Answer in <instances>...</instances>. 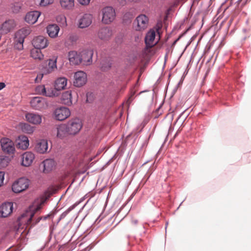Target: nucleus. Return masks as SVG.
<instances>
[{"instance_id": "412c9836", "label": "nucleus", "mask_w": 251, "mask_h": 251, "mask_svg": "<svg viewBox=\"0 0 251 251\" xmlns=\"http://www.w3.org/2000/svg\"><path fill=\"white\" fill-rule=\"evenodd\" d=\"M40 15V12L37 11H30L27 13L25 17V21L30 24H34Z\"/></svg>"}, {"instance_id": "f03ea898", "label": "nucleus", "mask_w": 251, "mask_h": 251, "mask_svg": "<svg viewBox=\"0 0 251 251\" xmlns=\"http://www.w3.org/2000/svg\"><path fill=\"white\" fill-rule=\"evenodd\" d=\"M149 19L145 14L138 16L133 23V26L136 31H142L148 28Z\"/></svg>"}, {"instance_id": "a878e982", "label": "nucleus", "mask_w": 251, "mask_h": 251, "mask_svg": "<svg viewBox=\"0 0 251 251\" xmlns=\"http://www.w3.org/2000/svg\"><path fill=\"white\" fill-rule=\"evenodd\" d=\"M80 56V53L78 54L76 51H70L68 53L69 60L73 65H78L81 63Z\"/></svg>"}, {"instance_id": "473e14b6", "label": "nucleus", "mask_w": 251, "mask_h": 251, "mask_svg": "<svg viewBox=\"0 0 251 251\" xmlns=\"http://www.w3.org/2000/svg\"><path fill=\"white\" fill-rule=\"evenodd\" d=\"M20 127L21 130L26 133H32L34 130V128L27 123H21Z\"/></svg>"}, {"instance_id": "39448f33", "label": "nucleus", "mask_w": 251, "mask_h": 251, "mask_svg": "<svg viewBox=\"0 0 251 251\" xmlns=\"http://www.w3.org/2000/svg\"><path fill=\"white\" fill-rule=\"evenodd\" d=\"M70 135H75L79 131L82 125L79 119L75 118L69 121L65 124Z\"/></svg>"}, {"instance_id": "b1692460", "label": "nucleus", "mask_w": 251, "mask_h": 251, "mask_svg": "<svg viewBox=\"0 0 251 251\" xmlns=\"http://www.w3.org/2000/svg\"><path fill=\"white\" fill-rule=\"evenodd\" d=\"M59 30V27L56 24L49 25L47 27V32L49 36L52 38H55L58 36Z\"/></svg>"}, {"instance_id": "0eeeda50", "label": "nucleus", "mask_w": 251, "mask_h": 251, "mask_svg": "<svg viewBox=\"0 0 251 251\" xmlns=\"http://www.w3.org/2000/svg\"><path fill=\"white\" fill-rule=\"evenodd\" d=\"M30 32V29L28 28H22L16 33V42H17V45L18 44H19L20 47H18L19 50L23 48L24 39L28 34H29Z\"/></svg>"}, {"instance_id": "7c9ffc66", "label": "nucleus", "mask_w": 251, "mask_h": 251, "mask_svg": "<svg viewBox=\"0 0 251 251\" xmlns=\"http://www.w3.org/2000/svg\"><path fill=\"white\" fill-rule=\"evenodd\" d=\"M41 49L35 48L31 50L30 55L31 56L36 60H41L44 58V55L42 53Z\"/></svg>"}, {"instance_id": "2eb2a0df", "label": "nucleus", "mask_w": 251, "mask_h": 251, "mask_svg": "<svg viewBox=\"0 0 251 251\" xmlns=\"http://www.w3.org/2000/svg\"><path fill=\"white\" fill-rule=\"evenodd\" d=\"M26 121L33 125H38L42 123V116L36 113H28L25 115Z\"/></svg>"}, {"instance_id": "a18cd8bd", "label": "nucleus", "mask_w": 251, "mask_h": 251, "mask_svg": "<svg viewBox=\"0 0 251 251\" xmlns=\"http://www.w3.org/2000/svg\"><path fill=\"white\" fill-rule=\"evenodd\" d=\"M157 25L158 26V27L157 28V30L161 28V26H162L161 24H160L159 25V24H158Z\"/></svg>"}, {"instance_id": "f8f14e48", "label": "nucleus", "mask_w": 251, "mask_h": 251, "mask_svg": "<svg viewBox=\"0 0 251 251\" xmlns=\"http://www.w3.org/2000/svg\"><path fill=\"white\" fill-rule=\"evenodd\" d=\"M13 209V203L11 202H4L0 206V217L6 218L9 216Z\"/></svg>"}, {"instance_id": "49530a36", "label": "nucleus", "mask_w": 251, "mask_h": 251, "mask_svg": "<svg viewBox=\"0 0 251 251\" xmlns=\"http://www.w3.org/2000/svg\"><path fill=\"white\" fill-rule=\"evenodd\" d=\"M61 18L63 19V20L64 21V22H65V24L66 25V18L65 17H64V16H62L61 17Z\"/></svg>"}, {"instance_id": "9d476101", "label": "nucleus", "mask_w": 251, "mask_h": 251, "mask_svg": "<svg viewBox=\"0 0 251 251\" xmlns=\"http://www.w3.org/2000/svg\"><path fill=\"white\" fill-rule=\"evenodd\" d=\"M80 63L84 65H89L92 62L93 51L91 49L82 50L80 53Z\"/></svg>"}, {"instance_id": "e433bc0d", "label": "nucleus", "mask_w": 251, "mask_h": 251, "mask_svg": "<svg viewBox=\"0 0 251 251\" xmlns=\"http://www.w3.org/2000/svg\"><path fill=\"white\" fill-rule=\"evenodd\" d=\"M132 18V14L130 12H127L123 16V21L126 23H130Z\"/></svg>"}, {"instance_id": "bb28decb", "label": "nucleus", "mask_w": 251, "mask_h": 251, "mask_svg": "<svg viewBox=\"0 0 251 251\" xmlns=\"http://www.w3.org/2000/svg\"><path fill=\"white\" fill-rule=\"evenodd\" d=\"M42 165L44 167L43 172L47 173L53 169L55 166V163L53 159H47L42 162Z\"/></svg>"}, {"instance_id": "a19ab883", "label": "nucleus", "mask_w": 251, "mask_h": 251, "mask_svg": "<svg viewBox=\"0 0 251 251\" xmlns=\"http://www.w3.org/2000/svg\"><path fill=\"white\" fill-rule=\"evenodd\" d=\"M69 40L72 42H75L77 40V37L76 35H71L69 36Z\"/></svg>"}, {"instance_id": "7ed1b4c3", "label": "nucleus", "mask_w": 251, "mask_h": 251, "mask_svg": "<svg viewBox=\"0 0 251 251\" xmlns=\"http://www.w3.org/2000/svg\"><path fill=\"white\" fill-rule=\"evenodd\" d=\"M102 22L104 24H109L115 18L116 13L115 10L111 6H107L102 10Z\"/></svg>"}, {"instance_id": "de8ad7c7", "label": "nucleus", "mask_w": 251, "mask_h": 251, "mask_svg": "<svg viewBox=\"0 0 251 251\" xmlns=\"http://www.w3.org/2000/svg\"><path fill=\"white\" fill-rule=\"evenodd\" d=\"M38 76H37V77L35 78V81H36V80H37V79H38Z\"/></svg>"}, {"instance_id": "9b49d317", "label": "nucleus", "mask_w": 251, "mask_h": 251, "mask_svg": "<svg viewBox=\"0 0 251 251\" xmlns=\"http://www.w3.org/2000/svg\"><path fill=\"white\" fill-rule=\"evenodd\" d=\"M74 78V85L76 87H81L87 81V75L83 71H78L75 74Z\"/></svg>"}, {"instance_id": "4be33fe9", "label": "nucleus", "mask_w": 251, "mask_h": 251, "mask_svg": "<svg viewBox=\"0 0 251 251\" xmlns=\"http://www.w3.org/2000/svg\"><path fill=\"white\" fill-rule=\"evenodd\" d=\"M35 149L40 153H45L48 150V143L47 140L42 139L37 143Z\"/></svg>"}, {"instance_id": "6ab92c4d", "label": "nucleus", "mask_w": 251, "mask_h": 251, "mask_svg": "<svg viewBox=\"0 0 251 251\" xmlns=\"http://www.w3.org/2000/svg\"><path fill=\"white\" fill-rule=\"evenodd\" d=\"M56 136L57 138L62 139L70 135L69 131L65 124H60L56 127Z\"/></svg>"}, {"instance_id": "c756f323", "label": "nucleus", "mask_w": 251, "mask_h": 251, "mask_svg": "<svg viewBox=\"0 0 251 251\" xmlns=\"http://www.w3.org/2000/svg\"><path fill=\"white\" fill-rule=\"evenodd\" d=\"M56 68V59H49L48 66L47 68H44L43 73L45 74H50Z\"/></svg>"}, {"instance_id": "6e6552de", "label": "nucleus", "mask_w": 251, "mask_h": 251, "mask_svg": "<svg viewBox=\"0 0 251 251\" xmlns=\"http://www.w3.org/2000/svg\"><path fill=\"white\" fill-rule=\"evenodd\" d=\"M54 115L56 120L63 121L70 116L71 112L68 108L62 106L54 110Z\"/></svg>"}, {"instance_id": "423d86ee", "label": "nucleus", "mask_w": 251, "mask_h": 251, "mask_svg": "<svg viewBox=\"0 0 251 251\" xmlns=\"http://www.w3.org/2000/svg\"><path fill=\"white\" fill-rule=\"evenodd\" d=\"M31 107L36 110H42L46 109L48 106L46 100L42 97H35L30 101Z\"/></svg>"}, {"instance_id": "ddd939ff", "label": "nucleus", "mask_w": 251, "mask_h": 251, "mask_svg": "<svg viewBox=\"0 0 251 251\" xmlns=\"http://www.w3.org/2000/svg\"><path fill=\"white\" fill-rule=\"evenodd\" d=\"M113 33L111 28L106 26L100 29L98 32V36L101 40L108 41L111 38Z\"/></svg>"}, {"instance_id": "4c0bfd02", "label": "nucleus", "mask_w": 251, "mask_h": 251, "mask_svg": "<svg viewBox=\"0 0 251 251\" xmlns=\"http://www.w3.org/2000/svg\"><path fill=\"white\" fill-rule=\"evenodd\" d=\"M53 1V0H41L40 5L41 6H45L48 4L52 3Z\"/></svg>"}, {"instance_id": "f257e3e1", "label": "nucleus", "mask_w": 251, "mask_h": 251, "mask_svg": "<svg viewBox=\"0 0 251 251\" xmlns=\"http://www.w3.org/2000/svg\"><path fill=\"white\" fill-rule=\"evenodd\" d=\"M40 206H38L33 211H26L19 218L18 220L22 222H25L27 225L31 224L34 226L42 220V217H38L35 220H32L35 213L40 209Z\"/></svg>"}, {"instance_id": "cd10ccee", "label": "nucleus", "mask_w": 251, "mask_h": 251, "mask_svg": "<svg viewBox=\"0 0 251 251\" xmlns=\"http://www.w3.org/2000/svg\"><path fill=\"white\" fill-rule=\"evenodd\" d=\"M72 95L71 91H67L62 93L61 102L64 104L70 105L72 104Z\"/></svg>"}, {"instance_id": "2f4dec72", "label": "nucleus", "mask_w": 251, "mask_h": 251, "mask_svg": "<svg viewBox=\"0 0 251 251\" xmlns=\"http://www.w3.org/2000/svg\"><path fill=\"white\" fill-rule=\"evenodd\" d=\"M61 7L66 9H71L75 5L74 0H60Z\"/></svg>"}, {"instance_id": "1a4fd4ad", "label": "nucleus", "mask_w": 251, "mask_h": 251, "mask_svg": "<svg viewBox=\"0 0 251 251\" xmlns=\"http://www.w3.org/2000/svg\"><path fill=\"white\" fill-rule=\"evenodd\" d=\"M1 146L2 151L7 153H13L15 149L13 142L7 138H3L0 140Z\"/></svg>"}, {"instance_id": "58836bf2", "label": "nucleus", "mask_w": 251, "mask_h": 251, "mask_svg": "<svg viewBox=\"0 0 251 251\" xmlns=\"http://www.w3.org/2000/svg\"><path fill=\"white\" fill-rule=\"evenodd\" d=\"M4 179V173L3 172H0V187L3 184Z\"/></svg>"}, {"instance_id": "20e7f679", "label": "nucleus", "mask_w": 251, "mask_h": 251, "mask_svg": "<svg viewBox=\"0 0 251 251\" xmlns=\"http://www.w3.org/2000/svg\"><path fill=\"white\" fill-rule=\"evenodd\" d=\"M29 186V180L22 177L15 181L12 186V191L16 193H19L26 190Z\"/></svg>"}, {"instance_id": "ea45409f", "label": "nucleus", "mask_w": 251, "mask_h": 251, "mask_svg": "<svg viewBox=\"0 0 251 251\" xmlns=\"http://www.w3.org/2000/svg\"><path fill=\"white\" fill-rule=\"evenodd\" d=\"M77 1L81 5H88L90 1V0H77Z\"/></svg>"}, {"instance_id": "393cba45", "label": "nucleus", "mask_w": 251, "mask_h": 251, "mask_svg": "<svg viewBox=\"0 0 251 251\" xmlns=\"http://www.w3.org/2000/svg\"><path fill=\"white\" fill-rule=\"evenodd\" d=\"M17 146L19 148L26 150L29 146V140L25 135H20L16 140Z\"/></svg>"}, {"instance_id": "c85d7f7f", "label": "nucleus", "mask_w": 251, "mask_h": 251, "mask_svg": "<svg viewBox=\"0 0 251 251\" xmlns=\"http://www.w3.org/2000/svg\"><path fill=\"white\" fill-rule=\"evenodd\" d=\"M67 79L65 77L57 78L55 82V88L57 90L64 89L67 84Z\"/></svg>"}, {"instance_id": "aec40b11", "label": "nucleus", "mask_w": 251, "mask_h": 251, "mask_svg": "<svg viewBox=\"0 0 251 251\" xmlns=\"http://www.w3.org/2000/svg\"><path fill=\"white\" fill-rule=\"evenodd\" d=\"M155 31L153 29H151L147 33L145 38L146 46L148 47H152L154 44L155 37Z\"/></svg>"}, {"instance_id": "79ce46f5", "label": "nucleus", "mask_w": 251, "mask_h": 251, "mask_svg": "<svg viewBox=\"0 0 251 251\" xmlns=\"http://www.w3.org/2000/svg\"><path fill=\"white\" fill-rule=\"evenodd\" d=\"M5 84L4 82H0V90L5 87Z\"/></svg>"}, {"instance_id": "5701e85b", "label": "nucleus", "mask_w": 251, "mask_h": 251, "mask_svg": "<svg viewBox=\"0 0 251 251\" xmlns=\"http://www.w3.org/2000/svg\"><path fill=\"white\" fill-rule=\"evenodd\" d=\"M92 16L90 14H84L79 21V27L81 28L89 26L92 23Z\"/></svg>"}, {"instance_id": "f3484780", "label": "nucleus", "mask_w": 251, "mask_h": 251, "mask_svg": "<svg viewBox=\"0 0 251 251\" xmlns=\"http://www.w3.org/2000/svg\"><path fill=\"white\" fill-rule=\"evenodd\" d=\"M35 158V155L31 151H26L22 155V165L25 167H28L32 163Z\"/></svg>"}, {"instance_id": "4468645a", "label": "nucleus", "mask_w": 251, "mask_h": 251, "mask_svg": "<svg viewBox=\"0 0 251 251\" xmlns=\"http://www.w3.org/2000/svg\"><path fill=\"white\" fill-rule=\"evenodd\" d=\"M32 44L34 48L39 49L46 48L49 44L47 39L43 36L35 37L32 40Z\"/></svg>"}, {"instance_id": "72a5a7b5", "label": "nucleus", "mask_w": 251, "mask_h": 251, "mask_svg": "<svg viewBox=\"0 0 251 251\" xmlns=\"http://www.w3.org/2000/svg\"><path fill=\"white\" fill-rule=\"evenodd\" d=\"M77 205V203H75L74 204L70 206L65 211L62 213L60 216L58 220L57 221V223H58L62 219L65 218L66 216L72 211L73 210L75 206Z\"/></svg>"}, {"instance_id": "dca6fc26", "label": "nucleus", "mask_w": 251, "mask_h": 251, "mask_svg": "<svg viewBox=\"0 0 251 251\" xmlns=\"http://www.w3.org/2000/svg\"><path fill=\"white\" fill-rule=\"evenodd\" d=\"M16 26V24L13 20H8L5 21L0 27V33L1 34H7L10 32Z\"/></svg>"}, {"instance_id": "37998d69", "label": "nucleus", "mask_w": 251, "mask_h": 251, "mask_svg": "<svg viewBox=\"0 0 251 251\" xmlns=\"http://www.w3.org/2000/svg\"><path fill=\"white\" fill-rule=\"evenodd\" d=\"M131 223L132 224L136 225L138 224V220L137 219H132Z\"/></svg>"}, {"instance_id": "a211bd4d", "label": "nucleus", "mask_w": 251, "mask_h": 251, "mask_svg": "<svg viewBox=\"0 0 251 251\" xmlns=\"http://www.w3.org/2000/svg\"><path fill=\"white\" fill-rule=\"evenodd\" d=\"M35 91L37 94L49 97L55 96L53 90L52 89L46 90L44 85H39L35 88Z\"/></svg>"}, {"instance_id": "f704fd0d", "label": "nucleus", "mask_w": 251, "mask_h": 251, "mask_svg": "<svg viewBox=\"0 0 251 251\" xmlns=\"http://www.w3.org/2000/svg\"><path fill=\"white\" fill-rule=\"evenodd\" d=\"M9 162V158L7 156H0V169L6 167Z\"/></svg>"}, {"instance_id": "c03bdc74", "label": "nucleus", "mask_w": 251, "mask_h": 251, "mask_svg": "<svg viewBox=\"0 0 251 251\" xmlns=\"http://www.w3.org/2000/svg\"><path fill=\"white\" fill-rule=\"evenodd\" d=\"M49 215H48L46 216H42L43 217L42 220H46L48 217H49Z\"/></svg>"}, {"instance_id": "c9c22d12", "label": "nucleus", "mask_w": 251, "mask_h": 251, "mask_svg": "<svg viewBox=\"0 0 251 251\" xmlns=\"http://www.w3.org/2000/svg\"><path fill=\"white\" fill-rule=\"evenodd\" d=\"M112 63L109 61L102 60L100 63L101 69L103 71H106L109 69L111 67Z\"/></svg>"}]
</instances>
